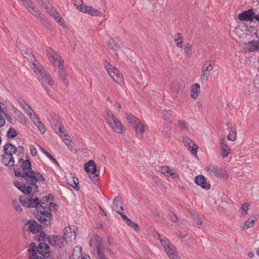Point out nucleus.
<instances>
[{
	"mask_svg": "<svg viewBox=\"0 0 259 259\" xmlns=\"http://www.w3.org/2000/svg\"><path fill=\"white\" fill-rule=\"evenodd\" d=\"M46 53L51 63L58 69V72L60 79L66 84H68L66 73L64 67V61L59 54L52 48H49L46 50Z\"/></svg>",
	"mask_w": 259,
	"mask_h": 259,
	"instance_id": "nucleus-1",
	"label": "nucleus"
},
{
	"mask_svg": "<svg viewBox=\"0 0 259 259\" xmlns=\"http://www.w3.org/2000/svg\"><path fill=\"white\" fill-rule=\"evenodd\" d=\"M3 151L4 154L2 156V162L6 166H12L14 165V156L23 153L24 148L21 146L16 147L8 143L4 145Z\"/></svg>",
	"mask_w": 259,
	"mask_h": 259,
	"instance_id": "nucleus-2",
	"label": "nucleus"
},
{
	"mask_svg": "<svg viewBox=\"0 0 259 259\" xmlns=\"http://www.w3.org/2000/svg\"><path fill=\"white\" fill-rule=\"evenodd\" d=\"M29 259H50L51 256L50 247L44 242H40L38 245L35 243H31L28 249Z\"/></svg>",
	"mask_w": 259,
	"mask_h": 259,
	"instance_id": "nucleus-3",
	"label": "nucleus"
},
{
	"mask_svg": "<svg viewBox=\"0 0 259 259\" xmlns=\"http://www.w3.org/2000/svg\"><path fill=\"white\" fill-rule=\"evenodd\" d=\"M33 62V69L34 72L37 75L39 79L41 81L42 84L47 82L48 80V84L53 85L54 84L55 81L51 77V75L47 72L34 58Z\"/></svg>",
	"mask_w": 259,
	"mask_h": 259,
	"instance_id": "nucleus-4",
	"label": "nucleus"
},
{
	"mask_svg": "<svg viewBox=\"0 0 259 259\" xmlns=\"http://www.w3.org/2000/svg\"><path fill=\"white\" fill-rule=\"evenodd\" d=\"M14 174L17 177H24L31 169V163L29 160H24L22 158H19L18 162L13 165Z\"/></svg>",
	"mask_w": 259,
	"mask_h": 259,
	"instance_id": "nucleus-5",
	"label": "nucleus"
},
{
	"mask_svg": "<svg viewBox=\"0 0 259 259\" xmlns=\"http://www.w3.org/2000/svg\"><path fill=\"white\" fill-rule=\"evenodd\" d=\"M105 117L108 124L114 131L119 134L125 132L124 126L111 111H107Z\"/></svg>",
	"mask_w": 259,
	"mask_h": 259,
	"instance_id": "nucleus-6",
	"label": "nucleus"
},
{
	"mask_svg": "<svg viewBox=\"0 0 259 259\" xmlns=\"http://www.w3.org/2000/svg\"><path fill=\"white\" fill-rule=\"evenodd\" d=\"M72 3L79 11L87 13L93 16H102L103 13L91 6H87L82 0H72Z\"/></svg>",
	"mask_w": 259,
	"mask_h": 259,
	"instance_id": "nucleus-7",
	"label": "nucleus"
},
{
	"mask_svg": "<svg viewBox=\"0 0 259 259\" xmlns=\"http://www.w3.org/2000/svg\"><path fill=\"white\" fill-rule=\"evenodd\" d=\"M26 176H24L23 178L26 181V183L29 185H32L35 186L34 191L38 192V187L36 185L37 182H43L45 181V178L42 175L37 171L31 169Z\"/></svg>",
	"mask_w": 259,
	"mask_h": 259,
	"instance_id": "nucleus-8",
	"label": "nucleus"
},
{
	"mask_svg": "<svg viewBox=\"0 0 259 259\" xmlns=\"http://www.w3.org/2000/svg\"><path fill=\"white\" fill-rule=\"evenodd\" d=\"M158 239L170 259H179L175 246L168 239L165 237H162L159 234H158Z\"/></svg>",
	"mask_w": 259,
	"mask_h": 259,
	"instance_id": "nucleus-9",
	"label": "nucleus"
},
{
	"mask_svg": "<svg viewBox=\"0 0 259 259\" xmlns=\"http://www.w3.org/2000/svg\"><path fill=\"white\" fill-rule=\"evenodd\" d=\"M21 1L23 2L26 9L30 12L34 17L39 20L41 22L44 24L45 20L41 17V13L35 5L30 0H21Z\"/></svg>",
	"mask_w": 259,
	"mask_h": 259,
	"instance_id": "nucleus-10",
	"label": "nucleus"
},
{
	"mask_svg": "<svg viewBox=\"0 0 259 259\" xmlns=\"http://www.w3.org/2000/svg\"><path fill=\"white\" fill-rule=\"evenodd\" d=\"M207 172L212 176L227 178L228 175L226 171L220 168L219 166L212 164H209L206 167Z\"/></svg>",
	"mask_w": 259,
	"mask_h": 259,
	"instance_id": "nucleus-11",
	"label": "nucleus"
},
{
	"mask_svg": "<svg viewBox=\"0 0 259 259\" xmlns=\"http://www.w3.org/2000/svg\"><path fill=\"white\" fill-rule=\"evenodd\" d=\"M105 67L108 74L113 78L114 81H115L118 84L121 85L123 80L122 78V75L119 72V70L113 67L110 64L106 65Z\"/></svg>",
	"mask_w": 259,
	"mask_h": 259,
	"instance_id": "nucleus-12",
	"label": "nucleus"
},
{
	"mask_svg": "<svg viewBox=\"0 0 259 259\" xmlns=\"http://www.w3.org/2000/svg\"><path fill=\"white\" fill-rule=\"evenodd\" d=\"M19 200L23 206L27 207H36L39 204L38 198L35 197L33 198L30 196H28L27 198L20 196Z\"/></svg>",
	"mask_w": 259,
	"mask_h": 259,
	"instance_id": "nucleus-13",
	"label": "nucleus"
},
{
	"mask_svg": "<svg viewBox=\"0 0 259 259\" xmlns=\"http://www.w3.org/2000/svg\"><path fill=\"white\" fill-rule=\"evenodd\" d=\"M77 228L74 226L66 227L64 229L63 239H69L71 241L74 240L77 236Z\"/></svg>",
	"mask_w": 259,
	"mask_h": 259,
	"instance_id": "nucleus-14",
	"label": "nucleus"
},
{
	"mask_svg": "<svg viewBox=\"0 0 259 259\" xmlns=\"http://www.w3.org/2000/svg\"><path fill=\"white\" fill-rule=\"evenodd\" d=\"M257 15L253 12L252 9H249L239 14L238 18L241 21H252Z\"/></svg>",
	"mask_w": 259,
	"mask_h": 259,
	"instance_id": "nucleus-15",
	"label": "nucleus"
},
{
	"mask_svg": "<svg viewBox=\"0 0 259 259\" xmlns=\"http://www.w3.org/2000/svg\"><path fill=\"white\" fill-rule=\"evenodd\" d=\"M213 66L208 62H205L202 68V73L200 79L202 82H206L210 75V72L213 69Z\"/></svg>",
	"mask_w": 259,
	"mask_h": 259,
	"instance_id": "nucleus-16",
	"label": "nucleus"
},
{
	"mask_svg": "<svg viewBox=\"0 0 259 259\" xmlns=\"http://www.w3.org/2000/svg\"><path fill=\"white\" fill-rule=\"evenodd\" d=\"M183 143L188 149L193 154H196L198 147L189 137L185 136L183 137Z\"/></svg>",
	"mask_w": 259,
	"mask_h": 259,
	"instance_id": "nucleus-17",
	"label": "nucleus"
},
{
	"mask_svg": "<svg viewBox=\"0 0 259 259\" xmlns=\"http://www.w3.org/2000/svg\"><path fill=\"white\" fill-rule=\"evenodd\" d=\"M35 217L36 219L44 225L48 226L51 224L52 214L51 212H47L45 214H39L37 213L35 214Z\"/></svg>",
	"mask_w": 259,
	"mask_h": 259,
	"instance_id": "nucleus-18",
	"label": "nucleus"
},
{
	"mask_svg": "<svg viewBox=\"0 0 259 259\" xmlns=\"http://www.w3.org/2000/svg\"><path fill=\"white\" fill-rule=\"evenodd\" d=\"M160 172L167 177H171L173 179L178 178L179 176L176 172L174 169L166 165L161 166L159 168Z\"/></svg>",
	"mask_w": 259,
	"mask_h": 259,
	"instance_id": "nucleus-19",
	"label": "nucleus"
},
{
	"mask_svg": "<svg viewBox=\"0 0 259 259\" xmlns=\"http://www.w3.org/2000/svg\"><path fill=\"white\" fill-rule=\"evenodd\" d=\"M243 48L249 52H254L259 50V39L253 40L248 42L243 43Z\"/></svg>",
	"mask_w": 259,
	"mask_h": 259,
	"instance_id": "nucleus-20",
	"label": "nucleus"
},
{
	"mask_svg": "<svg viewBox=\"0 0 259 259\" xmlns=\"http://www.w3.org/2000/svg\"><path fill=\"white\" fill-rule=\"evenodd\" d=\"M220 151L223 158L227 157L231 152V150L227 144L225 137L222 138L220 142Z\"/></svg>",
	"mask_w": 259,
	"mask_h": 259,
	"instance_id": "nucleus-21",
	"label": "nucleus"
},
{
	"mask_svg": "<svg viewBox=\"0 0 259 259\" xmlns=\"http://www.w3.org/2000/svg\"><path fill=\"white\" fill-rule=\"evenodd\" d=\"M27 225L28 226V230L32 233L39 232L41 229V226L34 220H29Z\"/></svg>",
	"mask_w": 259,
	"mask_h": 259,
	"instance_id": "nucleus-22",
	"label": "nucleus"
},
{
	"mask_svg": "<svg viewBox=\"0 0 259 259\" xmlns=\"http://www.w3.org/2000/svg\"><path fill=\"white\" fill-rule=\"evenodd\" d=\"M195 183L204 189H209L210 187L209 184L207 183L205 178L202 175H199L195 177Z\"/></svg>",
	"mask_w": 259,
	"mask_h": 259,
	"instance_id": "nucleus-23",
	"label": "nucleus"
},
{
	"mask_svg": "<svg viewBox=\"0 0 259 259\" xmlns=\"http://www.w3.org/2000/svg\"><path fill=\"white\" fill-rule=\"evenodd\" d=\"M14 185L20 191L26 194H30L32 191V187L30 186H26L24 183L15 181L14 182Z\"/></svg>",
	"mask_w": 259,
	"mask_h": 259,
	"instance_id": "nucleus-24",
	"label": "nucleus"
},
{
	"mask_svg": "<svg viewBox=\"0 0 259 259\" xmlns=\"http://www.w3.org/2000/svg\"><path fill=\"white\" fill-rule=\"evenodd\" d=\"M84 169L87 172H91L92 174H95L97 171L96 164L93 160L84 164Z\"/></svg>",
	"mask_w": 259,
	"mask_h": 259,
	"instance_id": "nucleus-25",
	"label": "nucleus"
},
{
	"mask_svg": "<svg viewBox=\"0 0 259 259\" xmlns=\"http://www.w3.org/2000/svg\"><path fill=\"white\" fill-rule=\"evenodd\" d=\"M17 101L29 117L31 116L32 114L35 113L23 99L19 98Z\"/></svg>",
	"mask_w": 259,
	"mask_h": 259,
	"instance_id": "nucleus-26",
	"label": "nucleus"
},
{
	"mask_svg": "<svg viewBox=\"0 0 259 259\" xmlns=\"http://www.w3.org/2000/svg\"><path fill=\"white\" fill-rule=\"evenodd\" d=\"M30 117L33 120L34 123L38 127L39 131L42 133H45L46 131V128L39 119L37 117L36 114H32V115L30 116Z\"/></svg>",
	"mask_w": 259,
	"mask_h": 259,
	"instance_id": "nucleus-27",
	"label": "nucleus"
},
{
	"mask_svg": "<svg viewBox=\"0 0 259 259\" xmlns=\"http://www.w3.org/2000/svg\"><path fill=\"white\" fill-rule=\"evenodd\" d=\"M200 92V87L199 84L196 83L191 86L190 90V96L192 98L194 99H197Z\"/></svg>",
	"mask_w": 259,
	"mask_h": 259,
	"instance_id": "nucleus-28",
	"label": "nucleus"
},
{
	"mask_svg": "<svg viewBox=\"0 0 259 259\" xmlns=\"http://www.w3.org/2000/svg\"><path fill=\"white\" fill-rule=\"evenodd\" d=\"M54 130L60 136H65L67 135L66 129L60 121H57L56 124H55Z\"/></svg>",
	"mask_w": 259,
	"mask_h": 259,
	"instance_id": "nucleus-29",
	"label": "nucleus"
},
{
	"mask_svg": "<svg viewBox=\"0 0 259 259\" xmlns=\"http://www.w3.org/2000/svg\"><path fill=\"white\" fill-rule=\"evenodd\" d=\"M133 127L135 129L136 133L140 134L141 137H143V134L147 128V126L141 120L139 123L137 124Z\"/></svg>",
	"mask_w": 259,
	"mask_h": 259,
	"instance_id": "nucleus-30",
	"label": "nucleus"
},
{
	"mask_svg": "<svg viewBox=\"0 0 259 259\" xmlns=\"http://www.w3.org/2000/svg\"><path fill=\"white\" fill-rule=\"evenodd\" d=\"M121 198L120 197H116L113 200L112 208L116 212L117 210H123V208L121 205Z\"/></svg>",
	"mask_w": 259,
	"mask_h": 259,
	"instance_id": "nucleus-31",
	"label": "nucleus"
},
{
	"mask_svg": "<svg viewBox=\"0 0 259 259\" xmlns=\"http://www.w3.org/2000/svg\"><path fill=\"white\" fill-rule=\"evenodd\" d=\"M108 47L114 51L115 52H117L118 49H119V45H118V43L117 41L113 39H110L108 43H107Z\"/></svg>",
	"mask_w": 259,
	"mask_h": 259,
	"instance_id": "nucleus-32",
	"label": "nucleus"
},
{
	"mask_svg": "<svg viewBox=\"0 0 259 259\" xmlns=\"http://www.w3.org/2000/svg\"><path fill=\"white\" fill-rule=\"evenodd\" d=\"M126 119L133 127L140 123V120L132 114H126Z\"/></svg>",
	"mask_w": 259,
	"mask_h": 259,
	"instance_id": "nucleus-33",
	"label": "nucleus"
},
{
	"mask_svg": "<svg viewBox=\"0 0 259 259\" xmlns=\"http://www.w3.org/2000/svg\"><path fill=\"white\" fill-rule=\"evenodd\" d=\"M163 119L165 122L171 123L173 119L171 112L168 110H164L163 112Z\"/></svg>",
	"mask_w": 259,
	"mask_h": 259,
	"instance_id": "nucleus-34",
	"label": "nucleus"
},
{
	"mask_svg": "<svg viewBox=\"0 0 259 259\" xmlns=\"http://www.w3.org/2000/svg\"><path fill=\"white\" fill-rule=\"evenodd\" d=\"M52 17L56 21V22L60 25L61 26H65V23L62 18V17L61 16L59 13L57 11L55 14H53V15Z\"/></svg>",
	"mask_w": 259,
	"mask_h": 259,
	"instance_id": "nucleus-35",
	"label": "nucleus"
},
{
	"mask_svg": "<svg viewBox=\"0 0 259 259\" xmlns=\"http://www.w3.org/2000/svg\"><path fill=\"white\" fill-rule=\"evenodd\" d=\"M257 221V218L255 215H252L245 222V226L246 229H248L253 226L255 222Z\"/></svg>",
	"mask_w": 259,
	"mask_h": 259,
	"instance_id": "nucleus-36",
	"label": "nucleus"
},
{
	"mask_svg": "<svg viewBox=\"0 0 259 259\" xmlns=\"http://www.w3.org/2000/svg\"><path fill=\"white\" fill-rule=\"evenodd\" d=\"M36 210L39 214H45V213H47V212H50L48 209L47 205H43L42 204H39L36 207Z\"/></svg>",
	"mask_w": 259,
	"mask_h": 259,
	"instance_id": "nucleus-37",
	"label": "nucleus"
},
{
	"mask_svg": "<svg viewBox=\"0 0 259 259\" xmlns=\"http://www.w3.org/2000/svg\"><path fill=\"white\" fill-rule=\"evenodd\" d=\"M63 141L70 150H72L73 145L72 141L70 140V137L69 135H67L64 136Z\"/></svg>",
	"mask_w": 259,
	"mask_h": 259,
	"instance_id": "nucleus-38",
	"label": "nucleus"
},
{
	"mask_svg": "<svg viewBox=\"0 0 259 259\" xmlns=\"http://www.w3.org/2000/svg\"><path fill=\"white\" fill-rule=\"evenodd\" d=\"M97 247V259H106L104 254L102 251V247L100 245H96Z\"/></svg>",
	"mask_w": 259,
	"mask_h": 259,
	"instance_id": "nucleus-39",
	"label": "nucleus"
},
{
	"mask_svg": "<svg viewBox=\"0 0 259 259\" xmlns=\"http://www.w3.org/2000/svg\"><path fill=\"white\" fill-rule=\"evenodd\" d=\"M18 134L17 131L13 127H10L7 133V136L9 138H13L16 137Z\"/></svg>",
	"mask_w": 259,
	"mask_h": 259,
	"instance_id": "nucleus-40",
	"label": "nucleus"
},
{
	"mask_svg": "<svg viewBox=\"0 0 259 259\" xmlns=\"http://www.w3.org/2000/svg\"><path fill=\"white\" fill-rule=\"evenodd\" d=\"M22 53L25 58H28L30 60V61L34 60L35 58L34 56L31 54V52H29L27 49L22 50Z\"/></svg>",
	"mask_w": 259,
	"mask_h": 259,
	"instance_id": "nucleus-41",
	"label": "nucleus"
},
{
	"mask_svg": "<svg viewBox=\"0 0 259 259\" xmlns=\"http://www.w3.org/2000/svg\"><path fill=\"white\" fill-rule=\"evenodd\" d=\"M178 125L181 130L187 131L189 129V124L185 120H179Z\"/></svg>",
	"mask_w": 259,
	"mask_h": 259,
	"instance_id": "nucleus-42",
	"label": "nucleus"
},
{
	"mask_svg": "<svg viewBox=\"0 0 259 259\" xmlns=\"http://www.w3.org/2000/svg\"><path fill=\"white\" fill-rule=\"evenodd\" d=\"M125 223L128 226L132 228L136 231H139L140 229L137 223L132 221L130 219H129Z\"/></svg>",
	"mask_w": 259,
	"mask_h": 259,
	"instance_id": "nucleus-43",
	"label": "nucleus"
},
{
	"mask_svg": "<svg viewBox=\"0 0 259 259\" xmlns=\"http://www.w3.org/2000/svg\"><path fill=\"white\" fill-rule=\"evenodd\" d=\"M236 139V133L235 129L231 128L228 136V139L231 141H234Z\"/></svg>",
	"mask_w": 259,
	"mask_h": 259,
	"instance_id": "nucleus-44",
	"label": "nucleus"
},
{
	"mask_svg": "<svg viewBox=\"0 0 259 259\" xmlns=\"http://www.w3.org/2000/svg\"><path fill=\"white\" fill-rule=\"evenodd\" d=\"M249 203L248 202H245L241 208V214L242 216L245 215L247 214Z\"/></svg>",
	"mask_w": 259,
	"mask_h": 259,
	"instance_id": "nucleus-45",
	"label": "nucleus"
},
{
	"mask_svg": "<svg viewBox=\"0 0 259 259\" xmlns=\"http://www.w3.org/2000/svg\"><path fill=\"white\" fill-rule=\"evenodd\" d=\"M41 151L43 153H44L50 159L52 160L54 163L57 164V165H59V163L56 160V159L52 156V155H51L47 150H46L45 149H44L42 147H40Z\"/></svg>",
	"mask_w": 259,
	"mask_h": 259,
	"instance_id": "nucleus-46",
	"label": "nucleus"
},
{
	"mask_svg": "<svg viewBox=\"0 0 259 259\" xmlns=\"http://www.w3.org/2000/svg\"><path fill=\"white\" fill-rule=\"evenodd\" d=\"M58 236H50L49 238V243L53 246H55L57 244V242L58 240Z\"/></svg>",
	"mask_w": 259,
	"mask_h": 259,
	"instance_id": "nucleus-47",
	"label": "nucleus"
},
{
	"mask_svg": "<svg viewBox=\"0 0 259 259\" xmlns=\"http://www.w3.org/2000/svg\"><path fill=\"white\" fill-rule=\"evenodd\" d=\"M180 35H181L180 33H178L177 37L175 38V41L176 42L177 46L178 47L182 48L183 46V45H182L183 41H182V38Z\"/></svg>",
	"mask_w": 259,
	"mask_h": 259,
	"instance_id": "nucleus-48",
	"label": "nucleus"
},
{
	"mask_svg": "<svg viewBox=\"0 0 259 259\" xmlns=\"http://www.w3.org/2000/svg\"><path fill=\"white\" fill-rule=\"evenodd\" d=\"M192 45L190 43H187L184 49V52L186 55L188 56L191 54Z\"/></svg>",
	"mask_w": 259,
	"mask_h": 259,
	"instance_id": "nucleus-49",
	"label": "nucleus"
},
{
	"mask_svg": "<svg viewBox=\"0 0 259 259\" xmlns=\"http://www.w3.org/2000/svg\"><path fill=\"white\" fill-rule=\"evenodd\" d=\"M44 8L46 10L47 13L51 16L53 15V14H55L57 12L54 7H48V5L46 6Z\"/></svg>",
	"mask_w": 259,
	"mask_h": 259,
	"instance_id": "nucleus-50",
	"label": "nucleus"
},
{
	"mask_svg": "<svg viewBox=\"0 0 259 259\" xmlns=\"http://www.w3.org/2000/svg\"><path fill=\"white\" fill-rule=\"evenodd\" d=\"M72 182H73V183H72V182H70L71 186L73 188L76 189V190L78 189H79V188L78 187V185L79 183L78 180L76 178L73 177L72 178Z\"/></svg>",
	"mask_w": 259,
	"mask_h": 259,
	"instance_id": "nucleus-51",
	"label": "nucleus"
},
{
	"mask_svg": "<svg viewBox=\"0 0 259 259\" xmlns=\"http://www.w3.org/2000/svg\"><path fill=\"white\" fill-rule=\"evenodd\" d=\"M162 133L165 137H168L171 133L170 127L168 126L163 127Z\"/></svg>",
	"mask_w": 259,
	"mask_h": 259,
	"instance_id": "nucleus-52",
	"label": "nucleus"
},
{
	"mask_svg": "<svg viewBox=\"0 0 259 259\" xmlns=\"http://www.w3.org/2000/svg\"><path fill=\"white\" fill-rule=\"evenodd\" d=\"M13 205L16 210H17L18 212H21L22 211L21 206L18 204V202L17 200H14L13 201Z\"/></svg>",
	"mask_w": 259,
	"mask_h": 259,
	"instance_id": "nucleus-53",
	"label": "nucleus"
},
{
	"mask_svg": "<svg viewBox=\"0 0 259 259\" xmlns=\"http://www.w3.org/2000/svg\"><path fill=\"white\" fill-rule=\"evenodd\" d=\"M168 215L169 217V219L172 222H176L178 220L177 216L172 212H169L168 213Z\"/></svg>",
	"mask_w": 259,
	"mask_h": 259,
	"instance_id": "nucleus-54",
	"label": "nucleus"
},
{
	"mask_svg": "<svg viewBox=\"0 0 259 259\" xmlns=\"http://www.w3.org/2000/svg\"><path fill=\"white\" fill-rule=\"evenodd\" d=\"M18 120L21 123H26V118L23 114L21 113H19L18 115Z\"/></svg>",
	"mask_w": 259,
	"mask_h": 259,
	"instance_id": "nucleus-55",
	"label": "nucleus"
},
{
	"mask_svg": "<svg viewBox=\"0 0 259 259\" xmlns=\"http://www.w3.org/2000/svg\"><path fill=\"white\" fill-rule=\"evenodd\" d=\"M36 2L40 5L42 8H45L46 6L49 4V2L48 0H36Z\"/></svg>",
	"mask_w": 259,
	"mask_h": 259,
	"instance_id": "nucleus-56",
	"label": "nucleus"
},
{
	"mask_svg": "<svg viewBox=\"0 0 259 259\" xmlns=\"http://www.w3.org/2000/svg\"><path fill=\"white\" fill-rule=\"evenodd\" d=\"M57 204L53 202H51L49 204V207H48V210L50 212L52 210H57Z\"/></svg>",
	"mask_w": 259,
	"mask_h": 259,
	"instance_id": "nucleus-57",
	"label": "nucleus"
},
{
	"mask_svg": "<svg viewBox=\"0 0 259 259\" xmlns=\"http://www.w3.org/2000/svg\"><path fill=\"white\" fill-rule=\"evenodd\" d=\"M116 212L120 215V216L122 218V219L125 222L129 219V218H127V217L126 216V215L124 213L121 212L119 210H116Z\"/></svg>",
	"mask_w": 259,
	"mask_h": 259,
	"instance_id": "nucleus-58",
	"label": "nucleus"
},
{
	"mask_svg": "<svg viewBox=\"0 0 259 259\" xmlns=\"http://www.w3.org/2000/svg\"><path fill=\"white\" fill-rule=\"evenodd\" d=\"M63 240H64L63 238H62L61 237L58 236V240L57 242V244L55 246H58L59 247H61L63 244Z\"/></svg>",
	"mask_w": 259,
	"mask_h": 259,
	"instance_id": "nucleus-59",
	"label": "nucleus"
},
{
	"mask_svg": "<svg viewBox=\"0 0 259 259\" xmlns=\"http://www.w3.org/2000/svg\"><path fill=\"white\" fill-rule=\"evenodd\" d=\"M194 222L197 225H201L202 223L203 220L200 216L197 215H196V218H194Z\"/></svg>",
	"mask_w": 259,
	"mask_h": 259,
	"instance_id": "nucleus-60",
	"label": "nucleus"
},
{
	"mask_svg": "<svg viewBox=\"0 0 259 259\" xmlns=\"http://www.w3.org/2000/svg\"><path fill=\"white\" fill-rule=\"evenodd\" d=\"M50 199V198L48 196H45L42 198V199L39 202V204H42L44 205H46V203H47Z\"/></svg>",
	"mask_w": 259,
	"mask_h": 259,
	"instance_id": "nucleus-61",
	"label": "nucleus"
},
{
	"mask_svg": "<svg viewBox=\"0 0 259 259\" xmlns=\"http://www.w3.org/2000/svg\"><path fill=\"white\" fill-rule=\"evenodd\" d=\"M177 234L181 238H184L187 236L186 232L183 233L181 231H178Z\"/></svg>",
	"mask_w": 259,
	"mask_h": 259,
	"instance_id": "nucleus-62",
	"label": "nucleus"
},
{
	"mask_svg": "<svg viewBox=\"0 0 259 259\" xmlns=\"http://www.w3.org/2000/svg\"><path fill=\"white\" fill-rule=\"evenodd\" d=\"M5 123V119L3 117L2 115H0V127L4 126Z\"/></svg>",
	"mask_w": 259,
	"mask_h": 259,
	"instance_id": "nucleus-63",
	"label": "nucleus"
},
{
	"mask_svg": "<svg viewBox=\"0 0 259 259\" xmlns=\"http://www.w3.org/2000/svg\"><path fill=\"white\" fill-rule=\"evenodd\" d=\"M30 152H31V154L32 156H35L36 155L37 151L34 147H31Z\"/></svg>",
	"mask_w": 259,
	"mask_h": 259,
	"instance_id": "nucleus-64",
	"label": "nucleus"
}]
</instances>
